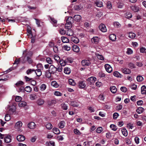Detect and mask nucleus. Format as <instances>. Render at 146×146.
I'll return each instance as SVG.
<instances>
[{
	"label": "nucleus",
	"instance_id": "26",
	"mask_svg": "<svg viewBox=\"0 0 146 146\" xmlns=\"http://www.w3.org/2000/svg\"><path fill=\"white\" fill-rule=\"evenodd\" d=\"M121 132L123 135L125 137L127 136L128 135V132L125 128H123L121 129Z\"/></svg>",
	"mask_w": 146,
	"mask_h": 146
},
{
	"label": "nucleus",
	"instance_id": "12",
	"mask_svg": "<svg viewBox=\"0 0 146 146\" xmlns=\"http://www.w3.org/2000/svg\"><path fill=\"white\" fill-rule=\"evenodd\" d=\"M36 126L35 123L33 122H31L28 125V127L31 129H34L36 127Z\"/></svg>",
	"mask_w": 146,
	"mask_h": 146
},
{
	"label": "nucleus",
	"instance_id": "6",
	"mask_svg": "<svg viewBox=\"0 0 146 146\" xmlns=\"http://www.w3.org/2000/svg\"><path fill=\"white\" fill-rule=\"evenodd\" d=\"M11 137L10 135H6L4 137V141L5 142L8 143L11 141Z\"/></svg>",
	"mask_w": 146,
	"mask_h": 146
},
{
	"label": "nucleus",
	"instance_id": "15",
	"mask_svg": "<svg viewBox=\"0 0 146 146\" xmlns=\"http://www.w3.org/2000/svg\"><path fill=\"white\" fill-rule=\"evenodd\" d=\"M68 60V58H67L66 60H60L59 61V63L61 66H65Z\"/></svg>",
	"mask_w": 146,
	"mask_h": 146
},
{
	"label": "nucleus",
	"instance_id": "44",
	"mask_svg": "<svg viewBox=\"0 0 146 146\" xmlns=\"http://www.w3.org/2000/svg\"><path fill=\"white\" fill-rule=\"evenodd\" d=\"M110 128L114 131H116L117 129L116 126L113 124H111L110 125Z\"/></svg>",
	"mask_w": 146,
	"mask_h": 146
},
{
	"label": "nucleus",
	"instance_id": "18",
	"mask_svg": "<svg viewBox=\"0 0 146 146\" xmlns=\"http://www.w3.org/2000/svg\"><path fill=\"white\" fill-rule=\"evenodd\" d=\"M96 5L98 7H101L103 6L102 3L100 1H96L95 3Z\"/></svg>",
	"mask_w": 146,
	"mask_h": 146
},
{
	"label": "nucleus",
	"instance_id": "47",
	"mask_svg": "<svg viewBox=\"0 0 146 146\" xmlns=\"http://www.w3.org/2000/svg\"><path fill=\"white\" fill-rule=\"evenodd\" d=\"M51 23L53 24H56L57 23V21L55 19L53 18L50 17Z\"/></svg>",
	"mask_w": 146,
	"mask_h": 146
},
{
	"label": "nucleus",
	"instance_id": "34",
	"mask_svg": "<svg viewBox=\"0 0 146 146\" xmlns=\"http://www.w3.org/2000/svg\"><path fill=\"white\" fill-rule=\"evenodd\" d=\"M114 27L116 28H119L121 26V25L118 22H114L113 23Z\"/></svg>",
	"mask_w": 146,
	"mask_h": 146
},
{
	"label": "nucleus",
	"instance_id": "49",
	"mask_svg": "<svg viewBox=\"0 0 146 146\" xmlns=\"http://www.w3.org/2000/svg\"><path fill=\"white\" fill-rule=\"evenodd\" d=\"M104 67L106 71L108 73H110V70H109L110 68V65L108 64H106L105 65Z\"/></svg>",
	"mask_w": 146,
	"mask_h": 146
},
{
	"label": "nucleus",
	"instance_id": "2",
	"mask_svg": "<svg viewBox=\"0 0 146 146\" xmlns=\"http://www.w3.org/2000/svg\"><path fill=\"white\" fill-rule=\"evenodd\" d=\"M56 72V67L53 65H50L49 67V72L51 74H54Z\"/></svg>",
	"mask_w": 146,
	"mask_h": 146
},
{
	"label": "nucleus",
	"instance_id": "59",
	"mask_svg": "<svg viewBox=\"0 0 146 146\" xmlns=\"http://www.w3.org/2000/svg\"><path fill=\"white\" fill-rule=\"evenodd\" d=\"M102 128L101 127H99L96 130V131L97 133H100L102 131Z\"/></svg>",
	"mask_w": 146,
	"mask_h": 146
},
{
	"label": "nucleus",
	"instance_id": "35",
	"mask_svg": "<svg viewBox=\"0 0 146 146\" xmlns=\"http://www.w3.org/2000/svg\"><path fill=\"white\" fill-rule=\"evenodd\" d=\"M128 36L130 38H134L136 37V35L134 33L130 32L129 33Z\"/></svg>",
	"mask_w": 146,
	"mask_h": 146
},
{
	"label": "nucleus",
	"instance_id": "29",
	"mask_svg": "<svg viewBox=\"0 0 146 146\" xmlns=\"http://www.w3.org/2000/svg\"><path fill=\"white\" fill-rule=\"evenodd\" d=\"M53 133L56 134H58L60 133V131L57 128H54L52 129Z\"/></svg>",
	"mask_w": 146,
	"mask_h": 146
},
{
	"label": "nucleus",
	"instance_id": "21",
	"mask_svg": "<svg viewBox=\"0 0 146 146\" xmlns=\"http://www.w3.org/2000/svg\"><path fill=\"white\" fill-rule=\"evenodd\" d=\"M74 20L76 21H79L81 19V16L78 15H75L74 17Z\"/></svg>",
	"mask_w": 146,
	"mask_h": 146
},
{
	"label": "nucleus",
	"instance_id": "30",
	"mask_svg": "<svg viewBox=\"0 0 146 146\" xmlns=\"http://www.w3.org/2000/svg\"><path fill=\"white\" fill-rule=\"evenodd\" d=\"M144 110V109L143 108L140 107L137 109L136 111L138 113L140 114L143 113Z\"/></svg>",
	"mask_w": 146,
	"mask_h": 146
},
{
	"label": "nucleus",
	"instance_id": "45",
	"mask_svg": "<svg viewBox=\"0 0 146 146\" xmlns=\"http://www.w3.org/2000/svg\"><path fill=\"white\" fill-rule=\"evenodd\" d=\"M136 79L137 81L139 82L142 81L143 80V78L141 76H137Z\"/></svg>",
	"mask_w": 146,
	"mask_h": 146
},
{
	"label": "nucleus",
	"instance_id": "62",
	"mask_svg": "<svg viewBox=\"0 0 146 146\" xmlns=\"http://www.w3.org/2000/svg\"><path fill=\"white\" fill-rule=\"evenodd\" d=\"M62 71V66H59L58 67H56V72H61Z\"/></svg>",
	"mask_w": 146,
	"mask_h": 146
},
{
	"label": "nucleus",
	"instance_id": "33",
	"mask_svg": "<svg viewBox=\"0 0 146 146\" xmlns=\"http://www.w3.org/2000/svg\"><path fill=\"white\" fill-rule=\"evenodd\" d=\"M27 105V103L24 101H21L19 103V106L20 107H23Z\"/></svg>",
	"mask_w": 146,
	"mask_h": 146
},
{
	"label": "nucleus",
	"instance_id": "55",
	"mask_svg": "<svg viewBox=\"0 0 146 146\" xmlns=\"http://www.w3.org/2000/svg\"><path fill=\"white\" fill-rule=\"evenodd\" d=\"M123 108V106L122 105L119 104L118 105L116 106V109L117 110L119 111L121 110Z\"/></svg>",
	"mask_w": 146,
	"mask_h": 146
},
{
	"label": "nucleus",
	"instance_id": "1",
	"mask_svg": "<svg viewBox=\"0 0 146 146\" xmlns=\"http://www.w3.org/2000/svg\"><path fill=\"white\" fill-rule=\"evenodd\" d=\"M96 78L94 76H91L88 78L87 80L88 84L91 85L94 84L95 81L96 80Z\"/></svg>",
	"mask_w": 146,
	"mask_h": 146
},
{
	"label": "nucleus",
	"instance_id": "63",
	"mask_svg": "<svg viewBox=\"0 0 146 146\" xmlns=\"http://www.w3.org/2000/svg\"><path fill=\"white\" fill-rule=\"evenodd\" d=\"M90 141H87L84 143V145L86 146H90Z\"/></svg>",
	"mask_w": 146,
	"mask_h": 146
},
{
	"label": "nucleus",
	"instance_id": "37",
	"mask_svg": "<svg viewBox=\"0 0 146 146\" xmlns=\"http://www.w3.org/2000/svg\"><path fill=\"white\" fill-rule=\"evenodd\" d=\"M35 71V70L34 69H28V70L26 71V73L29 75L31 74L33 72H34Z\"/></svg>",
	"mask_w": 146,
	"mask_h": 146
},
{
	"label": "nucleus",
	"instance_id": "51",
	"mask_svg": "<svg viewBox=\"0 0 146 146\" xmlns=\"http://www.w3.org/2000/svg\"><path fill=\"white\" fill-rule=\"evenodd\" d=\"M73 20V18L72 17H68L66 20V22H68L69 23H72Z\"/></svg>",
	"mask_w": 146,
	"mask_h": 146
},
{
	"label": "nucleus",
	"instance_id": "11",
	"mask_svg": "<svg viewBox=\"0 0 146 146\" xmlns=\"http://www.w3.org/2000/svg\"><path fill=\"white\" fill-rule=\"evenodd\" d=\"M86 86L85 83L84 81H79L78 82V87L80 88H83Z\"/></svg>",
	"mask_w": 146,
	"mask_h": 146
},
{
	"label": "nucleus",
	"instance_id": "24",
	"mask_svg": "<svg viewBox=\"0 0 146 146\" xmlns=\"http://www.w3.org/2000/svg\"><path fill=\"white\" fill-rule=\"evenodd\" d=\"M113 75L116 77L121 78L122 77V75L117 71H115L113 73Z\"/></svg>",
	"mask_w": 146,
	"mask_h": 146
},
{
	"label": "nucleus",
	"instance_id": "27",
	"mask_svg": "<svg viewBox=\"0 0 146 146\" xmlns=\"http://www.w3.org/2000/svg\"><path fill=\"white\" fill-rule=\"evenodd\" d=\"M116 39V36L115 35L113 34L110 35V40L112 41H115Z\"/></svg>",
	"mask_w": 146,
	"mask_h": 146
},
{
	"label": "nucleus",
	"instance_id": "5",
	"mask_svg": "<svg viewBox=\"0 0 146 146\" xmlns=\"http://www.w3.org/2000/svg\"><path fill=\"white\" fill-rule=\"evenodd\" d=\"M99 29L103 32H105L107 31V29L105 25L101 24L99 26Z\"/></svg>",
	"mask_w": 146,
	"mask_h": 146
},
{
	"label": "nucleus",
	"instance_id": "22",
	"mask_svg": "<svg viewBox=\"0 0 146 146\" xmlns=\"http://www.w3.org/2000/svg\"><path fill=\"white\" fill-rule=\"evenodd\" d=\"M71 70L69 68L65 67L64 69V72L67 74H69L71 73Z\"/></svg>",
	"mask_w": 146,
	"mask_h": 146
},
{
	"label": "nucleus",
	"instance_id": "7",
	"mask_svg": "<svg viewBox=\"0 0 146 146\" xmlns=\"http://www.w3.org/2000/svg\"><path fill=\"white\" fill-rule=\"evenodd\" d=\"M72 49L74 52H78L80 51L79 47L76 45H73L72 46Z\"/></svg>",
	"mask_w": 146,
	"mask_h": 146
},
{
	"label": "nucleus",
	"instance_id": "28",
	"mask_svg": "<svg viewBox=\"0 0 146 146\" xmlns=\"http://www.w3.org/2000/svg\"><path fill=\"white\" fill-rule=\"evenodd\" d=\"M37 98L36 94H31L30 95V98L32 100H34Z\"/></svg>",
	"mask_w": 146,
	"mask_h": 146
},
{
	"label": "nucleus",
	"instance_id": "40",
	"mask_svg": "<svg viewBox=\"0 0 146 146\" xmlns=\"http://www.w3.org/2000/svg\"><path fill=\"white\" fill-rule=\"evenodd\" d=\"M51 84L52 86L55 88H57L59 85L57 82L55 81H53L52 82Z\"/></svg>",
	"mask_w": 146,
	"mask_h": 146
},
{
	"label": "nucleus",
	"instance_id": "3",
	"mask_svg": "<svg viewBox=\"0 0 146 146\" xmlns=\"http://www.w3.org/2000/svg\"><path fill=\"white\" fill-rule=\"evenodd\" d=\"M82 65L83 66H88L91 64V62L88 60H84L81 62Z\"/></svg>",
	"mask_w": 146,
	"mask_h": 146
},
{
	"label": "nucleus",
	"instance_id": "19",
	"mask_svg": "<svg viewBox=\"0 0 146 146\" xmlns=\"http://www.w3.org/2000/svg\"><path fill=\"white\" fill-rule=\"evenodd\" d=\"M141 92L142 94H146V87L145 86H143L141 88Z\"/></svg>",
	"mask_w": 146,
	"mask_h": 146
},
{
	"label": "nucleus",
	"instance_id": "61",
	"mask_svg": "<svg viewBox=\"0 0 146 146\" xmlns=\"http://www.w3.org/2000/svg\"><path fill=\"white\" fill-rule=\"evenodd\" d=\"M72 106L74 107H77L78 106V104L77 103L75 102H72L71 103Z\"/></svg>",
	"mask_w": 146,
	"mask_h": 146
},
{
	"label": "nucleus",
	"instance_id": "41",
	"mask_svg": "<svg viewBox=\"0 0 146 146\" xmlns=\"http://www.w3.org/2000/svg\"><path fill=\"white\" fill-rule=\"evenodd\" d=\"M56 102V101L55 100H52L48 102V104L49 105H51L52 104H55Z\"/></svg>",
	"mask_w": 146,
	"mask_h": 146
},
{
	"label": "nucleus",
	"instance_id": "64",
	"mask_svg": "<svg viewBox=\"0 0 146 146\" xmlns=\"http://www.w3.org/2000/svg\"><path fill=\"white\" fill-rule=\"evenodd\" d=\"M74 133L76 134L79 135L80 134V131L77 129H74Z\"/></svg>",
	"mask_w": 146,
	"mask_h": 146
},
{
	"label": "nucleus",
	"instance_id": "17",
	"mask_svg": "<svg viewBox=\"0 0 146 146\" xmlns=\"http://www.w3.org/2000/svg\"><path fill=\"white\" fill-rule=\"evenodd\" d=\"M61 39L63 43H67L69 42V39L67 38L64 36L61 37Z\"/></svg>",
	"mask_w": 146,
	"mask_h": 146
},
{
	"label": "nucleus",
	"instance_id": "52",
	"mask_svg": "<svg viewBox=\"0 0 146 146\" xmlns=\"http://www.w3.org/2000/svg\"><path fill=\"white\" fill-rule=\"evenodd\" d=\"M11 119V117L9 114H7L5 115V119L6 121H9Z\"/></svg>",
	"mask_w": 146,
	"mask_h": 146
},
{
	"label": "nucleus",
	"instance_id": "10",
	"mask_svg": "<svg viewBox=\"0 0 146 146\" xmlns=\"http://www.w3.org/2000/svg\"><path fill=\"white\" fill-rule=\"evenodd\" d=\"M17 140L19 141H23L25 139V137L22 135H19L17 136Z\"/></svg>",
	"mask_w": 146,
	"mask_h": 146
},
{
	"label": "nucleus",
	"instance_id": "8",
	"mask_svg": "<svg viewBox=\"0 0 146 146\" xmlns=\"http://www.w3.org/2000/svg\"><path fill=\"white\" fill-rule=\"evenodd\" d=\"M91 40L92 42L95 44H97L99 41V38L98 37H94L91 39Z\"/></svg>",
	"mask_w": 146,
	"mask_h": 146
},
{
	"label": "nucleus",
	"instance_id": "58",
	"mask_svg": "<svg viewBox=\"0 0 146 146\" xmlns=\"http://www.w3.org/2000/svg\"><path fill=\"white\" fill-rule=\"evenodd\" d=\"M59 32L61 35H64L66 33L65 31L62 29H60L59 30Z\"/></svg>",
	"mask_w": 146,
	"mask_h": 146
},
{
	"label": "nucleus",
	"instance_id": "25",
	"mask_svg": "<svg viewBox=\"0 0 146 146\" xmlns=\"http://www.w3.org/2000/svg\"><path fill=\"white\" fill-rule=\"evenodd\" d=\"M61 108L64 110H66L68 109V106L64 103H62L61 104Z\"/></svg>",
	"mask_w": 146,
	"mask_h": 146
},
{
	"label": "nucleus",
	"instance_id": "43",
	"mask_svg": "<svg viewBox=\"0 0 146 146\" xmlns=\"http://www.w3.org/2000/svg\"><path fill=\"white\" fill-rule=\"evenodd\" d=\"M46 61L49 64H52L53 63V61L49 57L47 58L46 59Z\"/></svg>",
	"mask_w": 146,
	"mask_h": 146
},
{
	"label": "nucleus",
	"instance_id": "9",
	"mask_svg": "<svg viewBox=\"0 0 146 146\" xmlns=\"http://www.w3.org/2000/svg\"><path fill=\"white\" fill-rule=\"evenodd\" d=\"M121 71L123 73L126 74H129L131 72V70L129 69L126 68H121Z\"/></svg>",
	"mask_w": 146,
	"mask_h": 146
},
{
	"label": "nucleus",
	"instance_id": "39",
	"mask_svg": "<svg viewBox=\"0 0 146 146\" xmlns=\"http://www.w3.org/2000/svg\"><path fill=\"white\" fill-rule=\"evenodd\" d=\"M96 55L98 59L102 60H104V57L102 55L99 54H96Z\"/></svg>",
	"mask_w": 146,
	"mask_h": 146
},
{
	"label": "nucleus",
	"instance_id": "42",
	"mask_svg": "<svg viewBox=\"0 0 146 146\" xmlns=\"http://www.w3.org/2000/svg\"><path fill=\"white\" fill-rule=\"evenodd\" d=\"M69 84L72 86H75V83L74 81L72 79H69L68 80Z\"/></svg>",
	"mask_w": 146,
	"mask_h": 146
},
{
	"label": "nucleus",
	"instance_id": "23",
	"mask_svg": "<svg viewBox=\"0 0 146 146\" xmlns=\"http://www.w3.org/2000/svg\"><path fill=\"white\" fill-rule=\"evenodd\" d=\"M65 122L64 121H61L58 123V126L60 128H63L64 127Z\"/></svg>",
	"mask_w": 146,
	"mask_h": 146
},
{
	"label": "nucleus",
	"instance_id": "53",
	"mask_svg": "<svg viewBox=\"0 0 146 146\" xmlns=\"http://www.w3.org/2000/svg\"><path fill=\"white\" fill-rule=\"evenodd\" d=\"M133 51L130 48H128L127 49V51L126 52L128 54H132Z\"/></svg>",
	"mask_w": 146,
	"mask_h": 146
},
{
	"label": "nucleus",
	"instance_id": "54",
	"mask_svg": "<svg viewBox=\"0 0 146 146\" xmlns=\"http://www.w3.org/2000/svg\"><path fill=\"white\" fill-rule=\"evenodd\" d=\"M38 69H40V70H42L43 69V67L42 65L41 64H38L36 66Z\"/></svg>",
	"mask_w": 146,
	"mask_h": 146
},
{
	"label": "nucleus",
	"instance_id": "31",
	"mask_svg": "<svg viewBox=\"0 0 146 146\" xmlns=\"http://www.w3.org/2000/svg\"><path fill=\"white\" fill-rule=\"evenodd\" d=\"M40 88L41 91H43L46 89V86L44 84H42L40 85Z\"/></svg>",
	"mask_w": 146,
	"mask_h": 146
},
{
	"label": "nucleus",
	"instance_id": "36",
	"mask_svg": "<svg viewBox=\"0 0 146 146\" xmlns=\"http://www.w3.org/2000/svg\"><path fill=\"white\" fill-rule=\"evenodd\" d=\"M36 75L38 76H40L42 74V72L40 69H37L35 70V71Z\"/></svg>",
	"mask_w": 146,
	"mask_h": 146
},
{
	"label": "nucleus",
	"instance_id": "50",
	"mask_svg": "<svg viewBox=\"0 0 146 146\" xmlns=\"http://www.w3.org/2000/svg\"><path fill=\"white\" fill-rule=\"evenodd\" d=\"M46 127L48 129H50L52 128V126L51 123H48L46 124Z\"/></svg>",
	"mask_w": 146,
	"mask_h": 146
},
{
	"label": "nucleus",
	"instance_id": "48",
	"mask_svg": "<svg viewBox=\"0 0 146 146\" xmlns=\"http://www.w3.org/2000/svg\"><path fill=\"white\" fill-rule=\"evenodd\" d=\"M25 90L27 92H30L31 91L32 88L29 86H27L25 88Z\"/></svg>",
	"mask_w": 146,
	"mask_h": 146
},
{
	"label": "nucleus",
	"instance_id": "20",
	"mask_svg": "<svg viewBox=\"0 0 146 146\" xmlns=\"http://www.w3.org/2000/svg\"><path fill=\"white\" fill-rule=\"evenodd\" d=\"M117 91L116 87L114 86H112L110 87V91L113 94L115 93Z\"/></svg>",
	"mask_w": 146,
	"mask_h": 146
},
{
	"label": "nucleus",
	"instance_id": "13",
	"mask_svg": "<svg viewBox=\"0 0 146 146\" xmlns=\"http://www.w3.org/2000/svg\"><path fill=\"white\" fill-rule=\"evenodd\" d=\"M44 100L42 99H39L36 101L37 104L39 106H42L44 104Z\"/></svg>",
	"mask_w": 146,
	"mask_h": 146
},
{
	"label": "nucleus",
	"instance_id": "38",
	"mask_svg": "<svg viewBox=\"0 0 146 146\" xmlns=\"http://www.w3.org/2000/svg\"><path fill=\"white\" fill-rule=\"evenodd\" d=\"M74 34V32L71 29L68 30L66 33V35L69 36H72Z\"/></svg>",
	"mask_w": 146,
	"mask_h": 146
},
{
	"label": "nucleus",
	"instance_id": "32",
	"mask_svg": "<svg viewBox=\"0 0 146 146\" xmlns=\"http://www.w3.org/2000/svg\"><path fill=\"white\" fill-rule=\"evenodd\" d=\"M24 84V83L23 82L21 81H20L18 82L15 84L16 87H19L23 85Z\"/></svg>",
	"mask_w": 146,
	"mask_h": 146
},
{
	"label": "nucleus",
	"instance_id": "4",
	"mask_svg": "<svg viewBox=\"0 0 146 146\" xmlns=\"http://www.w3.org/2000/svg\"><path fill=\"white\" fill-rule=\"evenodd\" d=\"M22 124L23 123L21 121H19L16 123L15 127L18 130H20V129L22 127Z\"/></svg>",
	"mask_w": 146,
	"mask_h": 146
},
{
	"label": "nucleus",
	"instance_id": "60",
	"mask_svg": "<svg viewBox=\"0 0 146 146\" xmlns=\"http://www.w3.org/2000/svg\"><path fill=\"white\" fill-rule=\"evenodd\" d=\"M119 116L118 113H115L113 115V117L114 119H116Z\"/></svg>",
	"mask_w": 146,
	"mask_h": 146
},
{
	"label": "nucleus",
	"instance_id": "16",
	"mask_svg": "<svg viewBox=\"0 0 146 146\" xmlns=\"http://www.w3.org/2000/svg\"><path fill=\"white\" fill-rule=\"evenodd\" d=\"M71 41L76 44L78 43L79 41L78 38L77 37L74 36H73L71 38Z\"/></svg>",
	"mask_w": 146,
	"mask_h": 146
},
{
	"label": "nucleus",
	"instance_id": "56",
	"mask_svg": "<svg viewBox=\"0 0 146 146\" xmlns=\"http://www.w3.org/2000/svg\"><path fill=\"white\" fill-rule=\"evenodd\" d=\"M27 60L28 62L30 64L32 63L33 62V61L31 58L29 56H27Z\"/></svg>",
	"mask_w": 146,
	"mask_h": 146
},
{
	"label": "nucleus",
	"instance_id": "14",
	"mask_svg": "<svg viewBox=\"0 0 146 146\" xmlns=\"http://www.w3.org/2000/svg\"><path fill=\"white\" fill-rule=\"evenodd\" d=\"M131 9L134 12H137L139 11V7L137 6L133 5L131 7Z\"/></svg>",
	"mask_w": 146,
	"mask_h": 146
},
{
	"label": "nucleus",
	"instance_id": "46",
	"mask_svg": "<svg viewBox=\"0 0 146 146\" xmlns=\"http://www.w3.org/2000/svg\"><path fill=\"white\" fill-rule=\"evenodd\" d=\"M72 25L71 23H69L68 22H66V23L65 25V27L66 29H70L72 27Z\"/></svg>",
	"mask_w": 146,
	"mask_h": 146
},
{
	"label": "nucleus",
	"instance_id": "57",
	"mask_svg": "<svg viewBox=\"0 0 146 146\" xmlns=\"http://www.w3.org/2000/svg\"><path fill=\"white\" fill-rule=\"evenodd\" d=\"M54 94L57 96H61L62 95L61 93L58 91H55L54 92Z\"/></svg>",
	"mask_w": 146,
	"mask_h": 146
}]
</instances>
